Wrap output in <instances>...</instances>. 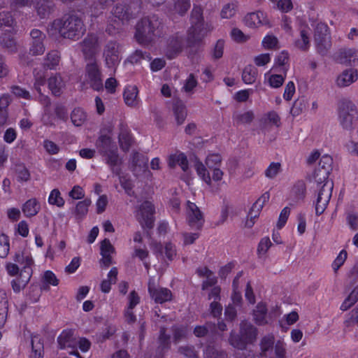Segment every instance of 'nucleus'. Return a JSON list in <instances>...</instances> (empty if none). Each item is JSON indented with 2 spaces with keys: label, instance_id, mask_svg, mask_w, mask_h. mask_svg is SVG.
I'll return each instance as SVG.
<instances>
[{
  "label": "nucleus",
  "instance_id": "56",
  "mask_svg": "<svg viewBox=\"0 0 358 358\" xmlns=\"http://www.w3.org/2000/svg\"><path fill=\"white\" fill-rule=\"evenodd\" d=\"M348 257V253L345 250H342L337 257L332 263V268L334 272H336L339 268L344 264Z\"/></svg>",
  "mask_w": 358,
  "mask_h": 358
},
{
  "label": "nucleus",
  "instance_id": "21",
  "mask_svg": "<svg viewBox=\"0 0 358 358\" xmlns=\"http://www.w3.org/2000/svg\"><path fill=\"white\" fill-rule=\"evenodd\" d=\"M240 334L248 343H252L256 340L257 330L251 323L243 321L240 324Z\"/></svg>",
  "mask_w": 358,
  "mask_h": 358
},
{
  "label": "nucleus",
  "instance_id": "59",
  "mask_svg": "<svg viewBox=\"0 0 358 358\" xmlns=\"http://www.w3.org/2000/svg\"><path fill=\"white\" fill-rule=\"evenodd\" d=\"M224 41L219 39L213 50V57L215 59H220L222 57L224 52Z\"/></svg>",
  "mask_w": 358,
  "mask_h": 358
},
{
  "label": "nucleus",
  "instance_id": "11",
  "mask_svg": "<svg viewBox=\"0 0 358 358\" xmlns=\"http://www.w3.org/2000/svg\"><path fill=\"white\" fill-rule=\"evenodd\" d=\"M113 19L115 24H109L107 30L110 34H114L115 31L112 30V27L113 29H119L120 25L121 23H124L126 21H128L130 18H131L132 13L129 11V8L125 5L117 4L113 8L112 11Z\"/></svg>",
  "mask_w": 358,
  "mask_h": 358
},
{
  "label": "nucleus",
  "instance_id": "33",
  "mask_svg": "<svg viewBox=\"0 0 358 358\" xmlns=\"http://www.w3.org/2000/svg\"><path fill=\"white\" fill-rule=\"evenodd\" d=\"M31 348L29 358H43V345L38 336L32 337Z\"/></svg>",
  "mask_w": 358,
  "mask_h": 358
},
{
  "label": "nucleus",
  "instance_id": "22",
  "mask_svg": "<svg viewBox=\"0 0 358 358\" xmlns=\"http://www.w3.org/2000/svg\"><path fill=\"white\" fill-rule=\"evenodd\" d=\"M358 75L356 69H349L343 71L337 78L338 86L344 87L350 85L357 80Z\"/></svg>",
  "mask_w": 358,
  "mask_h": 358
},
{
  "label": "nucleus",
  "instance_id": "35",
  "mask_svg": "<svg viewBox=\"0 0 358 358\" xmlns=\"http://www.w3.org/2000/svg\"><path fill=\"white\" fill-rule=\"evenodd\" d=\"M294 47L302 51H307L310 48L309 36L306 30L300 31V37L295 40Z\"/></svg>",
  "mask_w": 358,
  "mask_h": 358
},
{
  "label": "nucleus",
  "instance_id": "40",
  "mask_svg": "<svg viewBox=\"0 0 358 358\" xmlns=\"http://www.w3.org/2000/svg\"><path fill=\"white\" fill-rule=\"evenodd\" d=\"M238 3L234 1L225 4L220 12L222 18L229 19L235 15L237 11Z\"/></svg>",
  "mask_w": 358,
  "mask_h": 358
},
{
  "label": "nucleus",
  "instance_id": "19",
  "mask_svg": "<svg viewBox=\"0 0 358 358\" xmlns=\"http://www.w3.org/2000/svg\"><path fill=\"white\" fill-rule=\"evenodd\" d=\"M337 60L341 64L355 65L358 62V50L352 48L341 49L338 52Z\"/></svg>",
  "mask_w": 358,
  "mask_h": 358
},
{
  "label": "nucleus",
  "instance_id": "18",
  "mask_svg": "<svg viewBox=\"0 0 358 358\" xmlns=\"http://www.w3.org/2000/svg\"><path fill=\"white\" fill-rule=\"evenodd\" d=\"M138 92V89L136 85L127 86L123 93L125 104L131 108L138 107L141 103Z\"/></svg>",
  "mask_w": 358,
  "mask_h": 358
},
{
  "label": "nucleus",
  "instance_id": "54",
  "mask_svg": "<svg viewBox=\"0 0 358 358\" xmlns=\"http://www.w3.org/2000/svg\"><path fill=\"white\" fill-rule=\"evenodd\" d=\"M206 358H227V355L222 351H219L214 346L209 345L206 350Z\"/></svg>",
  "mask_w": 358,
  "mask_h": 358
},
{
  "label": "nucleus",
  "instance_id": "34",
  "mask_svg": "<svg viewBox=\"0 0 358 358\" xmlns=\"http://www.w3.org/2000/svg\"><path fill=\"white\" fill-rule=\"evenodd\" d=\"M182 41L178 38H172L170 40L167 50H166V56L169 58H173L176 55L182 50Z\"/></svg>",
  "mask_w": 358,
  "mask_h": 358
},
{
  "label": "nucleus",
  "instance_id": "5",
  "mask_svg": "<svg viewBox=\"0 0 358 358\" xmlns=\"http://www.w3.org/2000/svg\"><path fill=\"white\" fill-rule=\"evenodd\" d=\"M6 270L8 274L10 276H17L13 279L10 284L11 287L15 293H19L22 290L29 282L32 274L29 272L20 271L19 266L17 264L8 262L6 264Z\"/></svg>",
  "mask_w": 358,
  "mask_h": 358
},
{
  "label": "nucleus",
  "instance_id": "43",
  "mask_svg": "<svg viewBox=\"0 0 358 358\" xmlns=\"http://www.w3.org/2000/svg\"><path fill=\"white\" fill-rule=\"evenodd\" d=\"M254 117V113L252 111H247L243 113L234 114L233 120L237 124H250L253 120Z\"/></svg>",
  "mask_w": 358,
  "mask_h": 358
},
{
  "label": "nucleus",
  "instance_id": "37",
  "mask_svg": "<svg viewBox=\"0 0 358 358\" xmlns=\"http://www.w3.org/2000/svg\"><path fill=\"white\" fill-rule=\"evenodd\" d=\"M132 140L128 129L125 127H122L119 134V143L121 149L124 151H128Z\"/></svg>",
  "mask_w": 358,
  "mask_h": 358
},
{
  "label": "nucleus",
  "instance_id": "49",
  "mask_svg": "<svg viewBox=\"0 0 358 358\" xmlns=\"http://www.w3.org/2000/svg\"><path fill=\"white\" fill-rule=\"evenodd\" d=\"M10 251L9 239L5 234L0 235V257L6 258Z\"/></svg>",
  "mask_w": 358,
  "mask_h": 358
},
{
  "label": "nucleus",
  "instance_id": "41",
  "mask_svg": "<svg viewBox=\"0 0 358 358\" xmlns=\"http://www.w3.org/2000/svg\"><path fill=\"white\" fill-rule=\"evenodd\" d=\"M60 62V55L57 50L50 52L45 59V65L50 69H55Z\"/></svg>",
  "mask_w": 358,
  "mask_h": 358
},
{
  "label": "nucleus",
  "instance_id": "51",
  "mask_svg": "<svg viewBox=\"0 0 358 358\" xmlns=\"http://www.w3.org/2000/svg\"><path fill=\"white\" fill-rule=\"evenodd\" d=\"M281 165L278 162H272L265 171L266 177L273 179L280 172Z\"/></svg>",
  "mask_w": 358,
  "mask_h": 358
},
{
  "label": "nucleus",
  "instance_id": "38",
  "mask_svg": "<svg viewBox=\"0 0 358 358\" xmlns=\"http://www.w3.org/2000/svg\"><path fill=\"white\" fill-rule=\"evenodd\" d=\"M71 120L73 125L80 127L87 120V114L82 108H75L71 112Z\"/></svg>",
  "mask_w": 358,
  "mask_h": 358
},
{
  "label": "nucleus",
  "instance_id": "55",
  "mask_svg": "<svg viewBox=\"0 0 358 358\" xmlns=\"http://www.w3.org/2000/svg\"><path fill=\"white\" fill-rule=\"evenodd\" d=\"M278 38L273 35L266 36L262 41V45L266 49L278 48Z\"/></svg>",
  "mask_w": 358,
  "mask_h": 358
},
{
  "label": "nucleus",
  "instance_id": "48",
  "mask_svg": "<svg viewBox=\"0 0 358 358\" xmlns=\"http://www.w3.org/2000/svg\"><path fill=\"white\" fill-rule=\"evenodd\" d=\"M174 11L180 15H184L190 7L189 0H173Z\"/></svg>",
  "mask_w": 358,
  "mask_h": 358
},
{
  "label": "nucleus",
  "instance_id": "45",
  "mask_svg": "<svg viewBox=\"0 0 358 358\" xmlns=\"http://www.w3.org/2000/svg\"><path fill=\"white\" fill-rule=\"evenodd\" d=\"M274 340L273 335H268L262 338L260 343L262 356L266 357V352L273 349Z\"/></svg>",
  "mask_w": 358,
  "mask_h": 358
},
{
  "label": "nucleus",
  "instance_id": "31",
  "mask_svg": "<svg viewBox=\"0 0 358 358\" xmlns=\"http://www.w3.org/2000/svg\"><path fill=\"white\" fill-rule=\"evenodd\" d=\"M96 146L101 155L116 147L112 143L111 138L108 135H101L96 142Z\"/></svg>",
  "mask_w": 358,
  "mask_h": 358
},
{
  "label": "nucleus",
  "instance_id": "23",
  "mask_svg": "<svg viewBox=\"0 0 358 358\" xmlns=\"http://www.w3.org/2000/svg\"><path fill=\"white\" fill-rule=\"evenodd\" d=\"M78 338L74 336L71 330H65L62 332L57 338L58 343L62 349L76 348Z\"/></svg>",
  "mask_w": 358,
  "mask_h": 358
},
{
  "label": "nucleus",
  "instance_id": "17",
  "mask_svg": "<svg viewBox=\"0 0 358 358\" xmlns=\"http://www.w3.org/2000/svg\"><path fill=\"white\" fill-rule=\"evenodd\" d=\"M186 217L188 224L193 228L199 229L201 226V213L199 208L194 203L188 201Z\"/></svg>",
  "mask_w": 358,
  "mask_h": 358
},
{
  "label": "nucleus",
  "instance_id": "24",
  "mask_svg": "<svg viewBox=\"0 0 358 358\" xmlns=\"http://www.w3.org/2000/svg\"><path fill=\"white\" fill-rule=\"evenodd\" d=\"M48 88L55 96H59L65 87V83L59 74H55L48 80Z\"/></svg>",
  "mask_w": 358,
  "mask_h": 358
},
{
  "label": "nucleus",
  "instance_id": "60",
  "mask_svg": "<svg viewBox=\"0 0 358 358\" xmlns=\"http://www.w3.org/2000/svg\"><path fill=\"white\" fill-rule=\"evenodd\" d=\"M347 223L350 228L355 231L358 229V214L354 212H349L346 216Z\"/></svg>",
  "mask_w": 358,
  "mask_h": 358
},
{
  "label": "nucleus",
  "instance_id": "25",
  "mask_svg": "<svg viewBox=\"0 0 358 358\" xmlns=\"http://www.w3.org/2000/svg\"><path fill=\"white\" fill-rule=\"evenodd\" d=\"M114 252L115 248L108 239H104L101 243V255L102 256L101 262L105 266L108 267L112 264L111 254Z\"/></svg>",
  "mask_w": 358,
  "mask_h": 358
},
{
  "label": "nucleus",
  "instance_id": "29",
  "mask_svg": "<svg viewBox=\"0 0 358 358\" xmlns=\"http://www.w3.org/2000/svg\"><path fill=\"white\" fill-rule=\"evenodd\" d=\"M92 203L90 199H85L83 201H79L76 203L73 209V214L76 220H83L88 213V208Z\"/></svg>",
  "mask_w": 358,
  "mask_h": 358
},
{
  "label": "nucleus",
  "instance_id": "61",
  "mask_svg": "<svg viewBox=\"0 0 358 358\" xmlns=\"http://www.w3.org/2000/svg\"><path fill=\"white\" fill-rule=\"evenodd\" d=\"M271 245L272 243L268 237H264L262 238L257 248L258 254L265 255Z\"/></svg>",
  "mask_w": 358,
  "mask_h": 358
},
{
  "label": "nucleus",
  "instance_id": "3",
  "mask_svg": "<svg viewBox=\"0 0 358 358\" xmlns=\"http://www.w3.org/2000/svg\"><path fill=\"white\" fill-rule=\"evenodd\" d=\"M217 278L215 273L208 268H203V290L208 287H213L208 293V300H213L210 304V313L214 317H218L221 315L222 306L220 303L221 289L219 286H215Z\"/></svg>",
  "mask_w": 358,
  "mask_h": 358
},
{
  "label": "nucleus",
  "instance_id": "14",
  "mask_svg": "<svg viewBox=\"0 0 358 358\" xmlns=\"http://www.w3.org/2000/svg\"><path fill=\"white\" fill-rule=\"evenodd\" d=\"M148 292L151 298L158 303L169 301L172 298V293L169 289L156 287L152 279L148 282Z\"/></svg>",
  "mask_w": 358,
  "mask_h": 358
},
{
  "label": "nucleus",
  "instance_id": "26",
  "mask_svg": "<svg viewBox=\"0 0 358 358\" xmlns=\"http://www.w3.org/2000/svg\"><path fill=\"white\" fill-rule=\"evenodd\" d=\"M246 26L253 28L264 24L265 22L264 14L261 12H255L247 14L244 17Z\"/></svg>",
  "mask_w": 358,
  "mask_h": 358
},
{
  "label": "nucleus",
  "instance_id": "63",
  "mask_svg": "<svg viewBox=\"0 0 358 358\" xmlns=\"http://www.w3.org/2000/svg\"><path fill=\"white\" fill-rule=\"evenodd\" d=\"M306 108V101L304 99H299L296 100L291 109V113L293 115H299Z\"/></svg>",
  "mask_w": 358,
  "mask_h": 358
},
{
  "label": "nucleus",
  "instance_id": "28",
  "mask_svg": "<svg viewBox=\"0 0 358 358\" xmlns=\"http://www.w3.org/2000/svg\"><path fill=\"white\" fill-rule=\"evenodd\" d=\"M267 308L265 304L259 303L253 310L254 321L257 325L267 324L266 320Z\"/></svg>",
  "mask_w": 358,
  "mask_h": 358
},
{
  "label": "nucleus",
  "instance_id": "30",
  "mask_svg": "<svg viewBox=\"0 0 358 358\" xmlns=\"http://www.w3.org/2000/svg\"><path fill=\"white\" fill-rule=\"evenodd\" d=\"M313 183L314 185H315L314 188L317 190V196L321 198L327 197V199L330 200L334 186L333 182L327 180L319 186L315 182Z\"/></svg>",
  "mask_w": 358,
  "mask_h": 358
},
{
  "label": "nucleus",
  "instance_id": "12",
  "mask_svg": "<svg viewBox=\"0 0 358 358\" xmlns=\"http://www.w3.org/2000/svg\"><path fill=\"white\" fill-rule=\"evenodd\" d=\"M155 208L150 201H144L136 211L135 217L142 227H152Z\"/></svg>",
  "mask_w": 358,
  "mask_h": 358
},
{
  "label": "nucleus",
  "instance_id": "44",
  "mask_svg": "<svg viewBox=\"0 0 358 358\" xmlns=\"http://www.w3.org/2000/svg\"><path fill=\"white\" fill-rule=\"evenodd\" d=\"M48 203L50 205L57 206L59 208L64 206L65 201L61 196V193L58 189H54L50 192L48 197Z\"/></svg>",
  "mask_w": 358,
  "mask_h": 358
},
{
  "label": "nucleus",
  "instance_id": "47",
  "mask_svg": "<svg viewBox=\"0 0 358 358\" xmlns=\"http://www.w3.org/2000/svg\"><path fill=\"white\" fill-rule=\"evenodd\" d=\"M229 343L234 348H238L239 350H243L245 348L247 343L245 339H243V336L241 335L238 336L234 333H231L230 337L229 338Z\"/></svg>",
  "mask_w": 358,
  "mask_h": 358
},
{
  "label": "nucleus",
  "instance_id": "10",
  "mask_svg": "<svg viewBox=\"0 0 358 358\" xmlns=\"http://www.w3.org/2000/svg\"><path fill=\"white\" fill-rule=\"evenodd\" d=\"M103 55L107 67H115L121 60V49L119 44L114 41L108 42L103 49Z\"/></svg>",
  "mask_w": 358,
  "mask_h": 358
},
{
  "label": "nucleus",
  "instance_id": "16",
  "mask_svg": "<svg viewBox=\"0 0 358 358\" xmlns=\"http://www.w3.org/2000/svg\"><path fill=\"white\" fill-rule=\"evenodd\" d=\"M306 194V185L304 180H299L294 182L289 194L291 205L302 202Z\"/></svg>",
  "mask_w": 358,
  "mask_h": 358
},
{
  "label": "nucleus",
  "instance_id": "13",
  "mask_svg": "<svg viewBox=\"0 0 358 358\" xmlns=\"http://www.w3.org/2000/svg\"><path fill=\"white\" fill-rule=\"evenodd\" d=\"M13 260L22 266L20 271L33 273L32 268L34 265V261L29 250L24 249L17 251L13 257Z\"/></svg>",
  "mask_w": 358,
  "mask_h": 358
},
{
  "label": "nucleus",
  "instance_id": "46",
  "mask_svg": "<svg viewBox=\"0 0 358 358\" xmlns=\"http://www.w3.org/2000/svg\"><path fill=\"white\" fill-rule=\"evenodd\" d=\"M104 157H106V163L110 166H115L119 163V157L117 154V150L115 147V148L110 150L102 154Z\"/></svg>",
  "mask_w": 358,
  "mask_h": 358
},
{
  "label": "nucleus",
  "instance_id": "20",
  "mask_svg": "<svg viewBox=\"0 0 358 358\" xmlns=\"http://www.w3.org/2000/svg\"><path fill=\"white\" fill-rule=\"evenodd\" d=\"M80 45L83 54L86 57H92L98 50V38L94 34L87 35Z\"/></svg>",
  "mask_w": 358,
  "mask_h": 358
},
{
  "label": "nucleus",
  "instance_id": "50",
  "mask_svg": "<svg viewBox=\"0 0 358 358\" xmlns=\"http://www.w3.org/2000/svg\"><path fill=\"white\" fill-rule=\"evenodd\" d=\"M15 172L19 182H27L30 178V173L28 169L22 164L16 166Z\"/></svg>",
  "mask_w": 358,
  "mask_h": 358
},
{
  "label": "nucleus",
  "instance_id": "52",
  "mask_svg": "<svg viewBox=\"0 0 358 358\" xmlns=\"http://www.w3.org/2000/svg\"><path fill=\"white\" fill-rule=\"evenodd\" d=\"M329 202V200L327 197L321 198L317 196L316 201L315 203V213L320 215L324 213L327 206Z\"/></svg>",
  "mask_w": 358,
  "mask_h": 358
},
{
  "label": "nucleus",
  "instance_id": "15",
  "mask_svg": "<svg viewBox=\"0 0 358 358\" xmlns=\"http://www.w3.org/2000/svg\"><path fill=\"white\" fill-rule=\"evenodd\" d=\"M222 157L218 154L209 155L206 159V165L212 172V178L215 182L222 180L223 176V172L220 169Z\"/></svg>",
  "mask_w": 358,
  "mask_h": 358
},
{
  "label": "nucleus",
  "instance_id": "9",
  "mask_svg": "<svg viewBox=\"0 0 358 358\" xmlns=\"http://www.w3.org/2000/svg\"><path fill=\"white\" fill-rule=\"evenodd\" d=\"M328 27L324 23L320 22L315 29L314 39L317 52L324 55L331 47L330 37L328 34Z\"/></svg>",
  "mask_w": 358,
  "mask_h": 358
},
{
  "label": "nucleus",
  "instance_id": "2",
  "mask_svg": "<svg viewBox=\"0 0 358 358\" xmlns=\"http://www.w3.org/2000/svg\"><path fill=\"white\" fill-rule=\"evenodd\" d=\"M162 29V22L157 15L143 17L136 24L135 38L139 43L147 45L161 36Z\"/></svg>",
  "mask_w": 358,
  "mask_h": 358
},
{
  "label": "nucleus",
  "instance_id": "57",
  "mask_svg": "<svg viewBox=\"0 0 358 358\" xmlns=\"http://www.w3.org/2000/svg\"><path fill=\"white\" fill-rule=\"evenodd\" d=\"M14 23V20L10 13H0V28L10 27Z\"/></svg>",
  "mask_w": 358,
  "mask_h": 358
},
{
  "label": "nucleus",
  "instance_id": "6",
  "mask_svg": "<svg viewBox=\"0 0 358 358\" xmlns=\"http://www.w3.org/2000/svg\"><path fill=\"white\" fill-rule=\"evenodd\" d=\"M191 22L192 27L188 31L187 43L190 47H199L201 38V12L199 8H194L191 15Z\"/></svg>",
  "mask_w": 358,
  "mask_h": 358
},
{
  "label": "nucleus",
  "instance_id": "42",
  "mask_svg": "<svg viewBox=\"0 0 358 358\" xmlns=\"http://www.w3.org/2000/svg\"><path fill=\"white\" fill-rule=\"evenodd\" d=\"M358 301V286L351 292L349 296L344 300L341 306V309L343 311L349 309Z\"/></svg>",
  "mask_w": 358,
  "mask_h": 358
},
{
  "label": "nucleus",
  "instance_id": "4",
  "mask_svg": "<svg viewBox=\"0 0 358 358\" xmlns=\"http://www.w3.org/2000/svg\"><path fill=\"white\" fill-rule=\"evenodd\" d=\"M338 120L341 127L346 131H352L358 122V110L351 101L339 102L337 109Z\"/></svg>",
  "mask_w": 358,
  "mask_h": 358
},
{
  "label": "nucleus",
  "instance_id": "1",
  "mask_svg": "<svg viewBox=\"0 0 358 358\" xmlns=\"http://www.w3.org/2000/svg\"><path fill=\"white\" fill-rule=\"evenodd\" d=\"M48 31L51 36H60L73 41L78 40L85 32L83 20L76 15L65 16L55 20L48 27Z\"/></svg>",
  "mask_w": 358,
  "mask_h": 358
},
{
  "label": "nucleus",
  "instance_id": "27",
  "mask_svg": "<svg viewBox=\"0 0 358 358\" xmlns=\"http://www.w3.org/2000/svg\"><path fill=\"white\" fill-rule=\"evenodd\" d=\"M41 206L36 199L27 201L22 206V210L26 217H33L40 210Z\"/></svg>",
  "mask_w": 358,
  "mask_h": 358
},
{
  "label": "nucleus",
  "instance_id": "7",
  "mask_svg": "<svg viewBox=\"0 0 358 358\" xmlns=\"http://www.w3.org/2000/svg\"><path fill=\"white\" fill-rule=\"evenodd\" d=\"M85 87L89 85L94 90H99L103 87L101 73L95 61L89 62L85 68V78L83 83Z\"/></svg>",
  "mask_w": 358,
  "mask_h": 358
},
{
  "label": "nucleus",
  "instance_id": "8",
  "mask_svg": "<svg viewBox=\"0 0 358 358\" xmlns=\"http://www.w3.org/2000/svg\"><path fill=\"white\" fill-rule=\"evenodd\" d=\"M333 159L330 155H323L319 162L317 169H315L312 178L311 182L316 183L318 186L324 181L328 180L329 175L332 170Z\"/></svg>",
  "mask_w": 358,
  "mask_h": 358
},
{
  "label": "nucleus",
  "instance_id": "36",
  "mask_svg": "<svg viewBox=\"0 0 358 358\" xmlns=\"http://www.w3.org/2000/svg\"><path fill=\"white\" fill-rule=\"evenodd\" d=\"M257 76V69L252 65L245 67L242 73V79L245 84H252Z\"/></svg>",
  "mask_w": 358,
  "mask_h": 358
},
{
  "label": "nucleus",
  "instance_id": "62",
  "mask_svg": "<svg viewBox=\"0 0 358 358\" xmlns=\"http://www.w3.org/2000/svg\"><path fill=\"white\" fill-rule=\"evenodd\" d=\"M43 282L46 285L57 286L59 283V280L57 278L55 273L50 271H46L43 276Z\"/></svg>",
  "mask_w": 358,
  "mask_h": 358
},
{
  "label": "nucleus",
  "instance_id": "32",
  "mask_svg": "<svg viewBox=\"0 0 358 358\" xmlns=\"http://www.w3.org/2000/svg\"><path fill=\"white\" fill-rule=\"evenodd\" d=\"M117 269L113 267L107 275V279L103 280L101 284V289L104 293H108L111 289V285L117 281Z\"/></svg>",
  "mask_w": 358,
  "mask_h": 358
},
{
  "label": "nucleus",
  "instance_id": "39",
  "mask_svg": "<svg viewBox=\"0 0 358 358\" xmlns=\"http://www.w3.org/2000/svg\"><path fill=\"white\" fill-rule=\"evenodd\" d=\"M173 113L178 124H182L186 118L187 112L184 105L180 101H177L173 106Z\"/></svg>",
  "mask_w": 358,
  "mask_h": 358
},
{
  "label": "nucleus",
  "instance_id": "64",
  "mask_svg": "<svg viewBox=\"0 0 358 358\" xmlns=\"http://www.w3.org/2000/svg\"><path fill=\"white\" fill-rule=\"evenodd\" d=\"M43 147L50 155H56L60 150L59 147L55 143L50 140H45L43 141Z\"/></svg>",
  "mask_w": 358,
  "mask_h": 358
},
{
  "label": "nucleus",
  "instance_id": "53",
  "mask_svg": "<svg viewBox=\"0 0 358 358\" xmlns=\"http://www.w3.org/2000/svg\"><path fill=\"white\" fill-rule=\"evenodd\" d=\"M148 157L139 154L135 153L132 157V164L134 166L141 168H146L148 166Z\"/></svg>",
  "mask_w": 358,
  "mask_h": 358
},
{
  "label": "nucleus",
  "instance_id": "58",
  "mask_svg": "<svg viewBox=\"0 0 358 358\" xmlns=\"http://www.w3.org/2000/svg\"><path fill=\"white\" fill-rule=\"evenodd\" d=\"M45 51L43 40L33 41L30 48V52L34 55H42Z\"/></svg>",
  "mask_w": 358,
  "mask_h": 358
}]
</instances>
